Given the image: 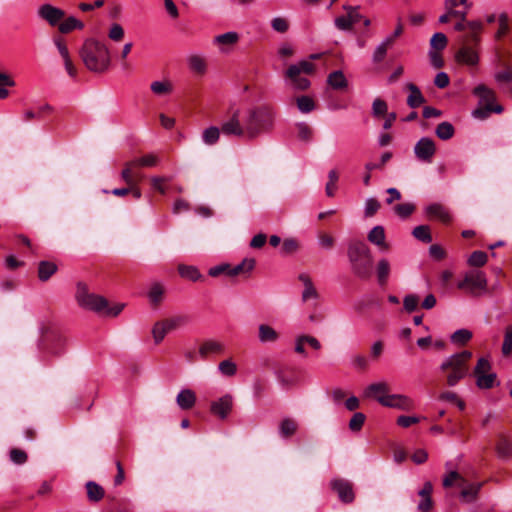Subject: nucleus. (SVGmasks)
Segmentation results:
<instances>
[{"label":"nucleus","instance_id":"nucleus-1","mask_svg":"<svg viewBox=\"0 0 512 512\" xmlns=\"http://www.w3.org/2000/svg\"><path fill=\"white\" fill-rule=\"evenodd\" d=\"M75 299L82 309L110 317L119 315L124 308V304H115L110 307L106 298L91 292L84 282L77 283Z\"/></svg>","mask_w":512,"mask_h":512},{"label":"nucleus","instance_id":"nucleus-2","mask_svg":"<svg viewBox=\"0 0 512 512\" xmlns=\"http://www.w3.org/2000/svg\"><path fill=\"white\" fill-rule=\"evenodd\" d=\"M79 54L85 67L91 72L104 73L110 67V51L103 42L96 39L85 40Z\"/></svg>","mask_w":512,"mask_h":512},{"label":"nucleus","instance_id":"nucleus-3","mask_svg":"<svg viewBox=\"0 0 512 512\" xmlns=\"http://www.w3.org/2000/svg\"><path fill=\"white\" fill-rule=\"evenodd\" d=\"M275 113L271 107L262 105L250 108L242 119L246 129V138L255 139L268 132L274 125Z\"/></svg>","mask_w":512,"mask_h":512},{"label":"nucleus","instance_id":"nucleus-4","mask_svg":"<svg viewBox=\"0 0 512 512\" xmlns=\"http://www.w3.org/2000/svg\"><path fill=\"white\" fill-rule=\"evenodd\" d=\"M347 255L353 274L363 280L369 279L372 275L373 257L368 245L363 241L353 240L348 244Z\"/></svg>","mask_w":512,"mask_h":512},{"label":"nucleus","instance_id":"nucleus-5","mask_svg":"<svg viewBox=\"0 0 512 512\" xmlns=\"http://www.w3.org/2000/svg\"><path fill=\"white\" fill-rule=\"evenodd\" d=\"M472 353L468 350L455 353L447 357L440 365L439 369L446 376V383L453 387L462 379L469 375V361Z\"/></svg>","mask_w":512,"mask_h":512},{"label":"nucleus","instance_id":"nucleus-6","mask_svg":"<svg viewBox=\"0 0 512 512\" xmlns=\"http://www.w3.org/2000/svg\"><path fill=\"white\" fill-rule=\"evenodd\" d=\"M314 71V64L307 60H302L297 64L289 66L286 71V77L289 78L295 89L306 90L310 86V81L306 77H302L300 74H312Z\"/></svg>","mask_w":512,"mask_h":512},{"label":"nucleus","instance_id":"nucleus-7","mask_svg":"<svg viewBox=\"0 0 512 512\" xmlns=\"http://www.w3.org/2000/svg\"><path fill=\"white\" fill-rule=\"evenodd\" d=\"M459 289L468 290L474 296L487 291V278L484 272L472 270L465 274L462 281L458 283Z\"/></svg>","mask_w":512,"mask_h":512},{"label":"nucleus","instance_id":"nucleus-8","mask_svg":"<svg viewBox=\"0 0 512 512\" xmlns=\"http://www.w3.org/2000/svg\"><path fill=\"white\" fill-rule=\"evenodd\" d=\"M40 347L46 355L58 357L65 352L66 339L59 334H49L44 337Z\"/></svg>","mask_w":512,"mask_h":512},{"label":"nucleus","instance_id":"nucleus-9","mask_svg":"<svg viewBox=\"0 0 512 512\" xmlns=\"http://www.w3.org/2000/svg\"><path fill=\"white\" fill-rule=\"evenodd\" d=\"M37 16L52 27L59 25L65 17V11L61 8L45 3L38 7Z\"/></svg>","mask_w":512,"mask_h":512},{"label":"nucleus","instance_id":"nucleus-10","mask_svg":"<svg viewBox=\"0 0 512 512\" xmlns=\"http://www.w3.org/2000/svg\"><path fill=\"white\" fill-rule=\"evenodd\" d=\"M414 153L418 160L431 163L436 153L435 142L429 137H422L414 146Z\"/></svg>","mask_w":512,"mask_h":512},{"label":"nucleus","instance_id":"nucleus-11","mask_svg":"<svg viewBox=\"0 0 512 512\" xmlns=\"http://www.w3.org/2000/svg\"><path fill=\"white\" fill-rule=\"evenodd\" d=\"M380 404L384 407L394 408L402 411H411L415 408L414 400L404 394H391L385 399H380Z\"/></svg>","mask_w":512,"mask_h":512},{"label":"nucleus","instance_id":"nucleus-12","mask_svg":"<svg viewBox=\"0 0 512 512\" xmlns=\"http://www.w3.org/2000/svg\"><path fill=\"white\" fill-rule=\"evenodd\" d=\"M221 132L226 136L246 137L244 123L239 119V110L233 112L231 118L221 125Z\"/></svg>","mask_w":512,"mask_h":512},{"label":"nucleus","instance_id":"nucleus-13","mask_svg":"<svg viewBox=\"0 0 512 512\" xmlns=\"http://www.w3.org/2000/svg\"><path fill=\"white\" fill-rule=\"evenodd\" d=\"M233 407V398L226 394L219 399L211 402L210 412L219 419H226Z\"/></svg>","mask_w":512,"mask_h":512},{"label":"nucleus","instance_id":"nucleus-14","mask_svg":"<svg viewBox=\"0 0 512 512\" xmlns=\"http://www.w3.org/2000/svg\"><path fill=\"white\" fill-rule=\"evenodd\" d=\"M332 489L343 503H352L355 499L353 485L347 480L336 479L331 482Z\"/></svg>","mask_w":512,"mask_h":512},{"label":"nucleus","instance_id":"nucleus-15","mask_svg":"<svg viewBox=\"0 0 512 512\" xmlns=\"http://www.w3.org/2000/svg\"><path fill=\"white\" fill-rule=\"evenodd\" d=\"M389 392V384L387 382L381 381L368 385L364 390V396L367 398H373L380 404V399H385L391 395Z\"/></svg>","mask_w":512,"mask_h":512},{"label":"nucleus","instance_id":"nucleus-16","mask_svg":"<svg viewBox=\"0 0 512 512\" xmlns=\"http://www.w3.org/2000/svg\"><path fill=\"white\" fill-rule=\"evenodd\" d=\"M467 28L469 32L461 39L463 46L478 45L483 24L480 21H470L467 22Z\"/></svg>","mask_w":512,"mask_h":512},{"label":"nucleus","instance_id":"nucleus-17","mask_svg":"<svg viewBox=\"0 0 512 512\" xmlns=\"http://www.w3.org/2000/svg\"><path fill=\"white\" fill-rule=\"evenodd\" d=\"M426 215L430 219H437L442 223H449L452 220V217L448 211V209L440 204L433 203L426 207L425 209Z\"/></svg>","mask_w":512,"mask_h":512},{"label":"nucleus","instance_id":"nucleus-18","mask_svg":"<svg viewBox=\"0 0 512 512\" xmlns=\"http://www.w3.org/2000/svg\"><path fill=\"white\" fill-rule=\"evenodd\" d=\"M432 492H433V485L431 482L427 481L424 483L422 489L418 492V495L420 496V502L418 503L417 509L420 512H430L433 508V501H432Z\"/></svg>","mask_w":512,"mask_h":512},{"label":"nucleus","instance_id":"nucleus-19","mask_svg":"<svg viewBox=\"0 0 512 512\" xmlns=\"http://www.w3.org/2000/svg\"><path fill=\"white\" fill-rule=\"evenodd\" d=\"M239 35L237 32L229 31L214 37V44L218 45L222 52H227L229 49L237 44Z\"/></svg>","mask_w":512,"mask_h":512},{"label":"nucleus","instance_id":"nucleus-20","mask_svg":"<svg viewBox=\"0 0 512 512\" xmlns=\"http://www.w3.org/2000/svg\"><path fill=\"white\" fill-rule=\"evenodd\" d=\"M369 242L376 245L381 251L389 250V245L386 242L385 230L383 226H375L371 229L367 236Z\"/></svg>","mask_w":512,"mask_h":512},{"label":"nucleus","instance_id":"nucleus-21","mask_svg":"<svg viewBox=\"0 0 512 512\" xmlns=\"http://www.w3.org/2000/svg\"><path fill=\"white\" fill-rule=\"evenodd\" d=\"M224 350L225 346L223 343L216 340H207L201 344L199 354L203 359H205L210 355L223 354Z\"/></svg>","mask_w":512,"mask_h":512},{"label":"nucleus","instance_id":"nucleus-22","mask_svg":"<svg viewBox=\"0 0 512 512\" xmlns=\"http://www.w3.org/2000/svg\"><path fill=\"white\" fill-rule=\"evenodd\" d=\"M406 88L409 91V95L407 97V105L410 108L415 109L425 103V97L415 84L407 83Z\"/></svg>","mask_w":512,"mask_h":512},{"label":"nucleus","instance_id":"nucleus-23","mask_svg":"<svg viewBox=\"0 0 512 512\" xmlns=\"http://www.w3.org/2000/svg\"><path fill=\"white\" fill-rule=\"evenodd\" d=\"M299 280L304 285V290L302 292V301L307 302L311 299L316 300L319 297V294L313 285V282L309 275L302 273L299 275Z\"/></svg>","mask_w":512,"mask_h":512},{"label":"nucleus","instance_id":"nucleus-24","mask_svg":"<svg viewBox=\"0 0 512 512\" xmlns=\"http://www.w3.org/2000/svg\"><path fill=\"white\" fill-rule=\"evenodd\" d=\"M456 59L460 63L471 66L476 65L479 60L476 51L471 46H463L460 48L456 54Z\"/></svg>","mask_w":512,"mask_h":512},{"label":"nucleus","instance_id":"nucleus-25","mask_svg":"<svg viewBox=\"0 0 512 512\" xmlns=\"http://www.w3.org/2000/svg\"><path fill=\"white\" fill-rule=\"evenodd\" d=\"M176 402L183 410L191 409L196 403V395L191 389H182L176 397Z\"/></svg>","mask_w":512,"mask_h":512},{"label":"nucleus","instance_id":"nucleus-26","mask_svg":"<svg viewBox=\"0 0 512 512\" xmlns=\"http://www.w3.org/2000/svg\"><path fill=\"white\" fill-rule=\"evenodd\" d=\"M256 261L254 258H245L241 263L232 267L229 270V276L234 277L237 275L248 276L250 272L255 268Z\"/></svg>","mask_w":512,"mask_h":512},{"label":"nucleus","instance_id":"nucleus-27","mask_svg":"<svg viewBox=\"0 0 512 512\" xmlns=\"http://www.w3.org/2000/svg\"><path fill=\"white\" fill-rule=\"evenodd\" d=\"M87 498L92 503L101 501L105 496L104 488L94 481H88L85 484Z\"/></svg>","mask_w":512,"mask_h":512},{"label":"nucleus","instance_id":"nucleus-28","mask_svg":"<svg viewBox=\"0 0 512 512\" xmlns=\"http://www.w3.org/2000/svg\"><path fill=\"white\" fill-rule=\"evenodd\" d=\"M502 111H503V107L499 104H488V105L480 104V106L472 112V115L477 119L484 120V119L488 118L491 113L494 112V113L499 114Z\"/></svg>","mask_w":512,"mask_h":512},{"label":"nucleus","instance_id":"nucleus-29","mask_svg":"<svg viewBox=\"0 0 512 512\" xmlns=\"http://www.w3.org/2000/svg\"><path fill=\"white\" fill-rule=\"evenodd\" d=\"M391 266L387 259L382 258L378 261L376 266V275L379 285L385 286L388 282Z\"/></svg>","mask_w":512,"mask_h":512},{"label":"nucleus","instance_id":"nucleus-30","mask_svg":"<svg viewBox=\"0 0 512 512\" xmlns=\"http://www.w3.org/2000/svg\"><path fill=\"white\" fill-rule=\"evenodd\" d=\"M57 27L60 33L67 34L76 29H83L84 23L75 17L70 16L68 18L64 17Z\"/></svg>","mask_w":512,"mask_h":512},{"label":"nucleus","instance_id":"nucleus-31","mask_svg":"<svg viewBox=\"0 0 512 512\" xmlns=\"http://www.w3.org/2000/svg\"><path fill=\"white\" fill-rule=\"evenodd\" d=\"M473 93L480 98V104H494L495 93L487 86L481 84L474 88Z\"/></svg>","mask_w":512,"mask_h":512},{"label":"nucleus","instance_id":"nucleus-32","mask_svg":"<svg viewBox=\"0 0 512 512\" xmlns=\"http://www.w3.org/2000/svg\"><path fill=\"white\" fill-rule=\"evenodd\" d=\"M57 265L50 261H41L38 265V277L40 281H47L57 272Z\"/></svg>","mask_w":512,"mask_h":512},{"label":"nucleus","instance_id":"nucleus-33","mask_svg":"<svg viewBox=\"0 0 512 512\" xmlns=\"http://www.w3.org/2000/svg\"><path fill=\"white\" fill-rule=\"evenodd\" d=\"M188 66L190 70L200 75H203L206 72L207 64L204 57L193 54L190 55L187 59Z\"/></svg>","mask_w":512,"mask_h":512},{"label":"nucleus","instance_id":"nucleus-34","mask_svg":"<svg viewBox=\"0 0 512 512\" xmlns=\"http://www.w3.org/2000/svg\"><path fill=\"white\" fill-rule=\"evenodd\" d=\"M455 129L450 122L444 121L437 125L436 136L441 140H449L454 136Z\"/></svg>","mask_w":512,"mask_h":512},{"label":"nucleus","instance_id":"nucleus-35","mask_svg":"<svg viewBox=\"0 0 512 512\" xmlns=\"http://www.w3.org/2000/svg\"><path fill=\"white\" fill-rule=\"evenodd\" d=\"M278 339V333L269 325L261 324L259 326V340L263 343L275 342Z\"/></svg>","mask_w":512,"mask_h":512},{"label":"nucleus","instance_id":"nucleus-36","mask_svg":"<svg viewBox=\"0 0 512 512\" xmlns=\"http://www.w3.org/2000/svg\"><path fill=\"white\" fill-rule=\"evenodd\" d=\"M327 81L334 89H343L347 86V80L340 70L330 73Z\"/></svg>","mask_w":512,"mask_h":512},{"label":"nucleus","instance_id":"nucleus-37","mask_svg":"<svg viewBox=\"0 0 512 512\" xmlns=\"http://www.w3.org/2000/svg\"><path fill=\"white\" fill-rule=\"evenodd\" d=\"M151 91L159 96L168 95L172 92L173 86L170 81H154L150 85Z\"/></svg>","mask_w":512,"mask_h":512},{"label":"nucleus","instance_id":"nucleus-38","mask_svg":"<svg viewBox=\"0 0 512 512\" xmlns=\"http://www.w3.org/2000/svg\"><path fill=\"white\" fill-rule=\"evenodd\" d=\"M221 129L211 126L202 132V140L207 145H214L220 138Z\"/></svg>","mask_w":512,"mask_h":512},{"label":"nucleus","instance_id":"nucleus-39","mask_svg":"<svg viewBox=\"0 0 512 512\" xmlns=\"http://www.w3.org/2000/svg\"><path fill=\"white\" fill-rule=\"evenodd\" d=\"M297 427L298 425L295 420L291 418H285L281 421L279 426L280 434L283 437H290L296 433Z\"/></svg>","mask_w":512,"mask_h":512},{"label":"nucleus","instance_id":"nucleus-40","mask_svg":"<svg viewBox=\"0 0 512 512\" xmlns=\"http://www.w3.org/2000/svg\"><path fill=\"white\" fill-rule=\"evenodd\" d=\"M136 165H131V161L125 164L124 169L121 172V178L128 186L136 185L138 180H136V174L133 173V169L136 168Z\"/></svg>","mask_w":512,"mask_h":512},{"label":"nucleus","instance_id":"nucleus-41","mask_svg":"<svg viewBox=\"0 0 512 512\" xmlns=\"http://www.w3.org/2000/svg\"><path fill=\"white\" fill-rule=\"evenodd\" d=\"M412 235L417 240H419L423 243H430L432 241L430 228L427 225H419V226L415 227L412 231Z\"/></svg>","mask_w":512,"mask_h":512},{"label":"nucleus","instance_id":"nucleus-42","mask_svg":"<svg viewBox=\"0 0 512 512\" xmlns=\"http://www.w3.org/2000/svg\"><path fill=\"white\" fill-rule=\"evenodd\" d=\"M178 271L181 277L189 279L191 281H197L201 277V274L199 273L198 269L194 266L180 265L178 267Z\"/></svg>","mask_w":512,"mask_h":512},{"label":"nucleus","instance_id":"nucleus-43","mask_svg":"<svg viewBox=\"0 0 512 512\" xmlns=\"http://www.w3.org/2000/svg\"><path fill=\"white\" fill-rule=\"evenodd\" d=\"M159 158L154 154H147L131 161V165L142 167H154L158 164Z\"/></svg>","mask_w":512,"mask_h":512},{"label":"nucleus","instance_id":"nucleus-44","mask_svg":"<svg viewBox=\"0 0 512 512\" xmlns=\"http://www.w3.org/2000/svg\"><path fill=\"white\" fill-rule=\"evenodd\" d=\"M431 50L441 51L447 46V37L444 33H435L430 40Z\"/></svg>","mask_w":512,"mask_h":512},{"label":"nucleus","instance_id":"nucleus-45","mask_svg":"<svg viewBox=\"0 0 512 512\" xmlns=\"http://www.w3.org/2000/svg\"><path fill=\"white\" fill-rule=\"evenodd\" d=\"M472 338V332L467 329H459L451 335L454 344L464 345Z\"/></svg>","mask_w":512,"mask_h":512},{"label":"nucleus","instance_id":"nucleus-46","mask_svg":"<svg viewBox=\"0 0 512 512\" xmlns=\"http://www.w3.org/2000/svg\"><path fill=\"white\" fill-rule=\"evenodd\" d=\"M496 380L495 373H487L476 377V384L481 389H490Z\"/></svg>","mask_w":512,"mask_h":512},{"label":"nucleus","instance_id":"nucleus-47","mask_svg":"<svg viewBox=\"0 0 512 512\" xmlns=\"http://www.w3.org/2000/svg\"><path fill=\"white\" fill-rule=\"evenodd\" d=\"M15 86L14 80L5 73H0V99H5L8 97L9 92L6 87Z\"/></svg>","mask_w":512,"mask_h":512},{"label":"nucleus","instance_id":"nucleus-48","mask_svg":"<svg viewBox=\"0 0 512 512\" xmlns=\"http://www.w3.org/2000/svg\"><path fill=\"white\" fill-rule=\"evenodd\" d=\"M488 256L483 251H474L469 259L468 264L473 267H482L487 263Z\"/></svg>","mask_w":512,"mask_h":512},{"label":"nucleus","instance_id":"nucleus-49","mask_svg":"<svg viewBox=\"0 0 512 512\" xmlns=\"http://www.w3.org/2000/svg\"><path fill=\"white\" fill-rule=\"evenodd\" d=\"M464 479L456 471H450L443 479V486L445 488L452 487L453 485L462 486Z\"/></svg>","mask_w":512,"mask_h":512},{"label":"nucleus","instance_id":"nucleus-50","mask_svg":"<svg viewBox=\"0 0 512 512\" xmlns=\"http://www.w3.org/2000/svg\"><path fill=\"white\" fill-rule=\"evenodd\" d=\"M187 322H188V317L184 316V315H179V316H175V317L163 320V323L165 324V326L169 332L181 327L182 325L186 324Z\"/></svg>","mask_w":512,"mask_h":512},{"label":"nucleus","instance_id":"nucleus-51","mask_svg":"<svg viewBox=\"0 0 512 512\" xmlns=\"http://www.w3.org/2000/svg\"><path fill=\"white\" fill-rule=\"evenodd\" d=\"M297 107L302 113H309L314 110L315 103L309 96H300L297 98Z\"/></svg>","mask_w":512,"mask_h":512},{"label":"nucleus","instance_id":"nucleus-52","mask_svg":"<svg viewBox=\"0 0 512 512\" xmlns=\"http://www.w3.org/2000/svg\"><path fill=\"white\" fill-rule=\"evenodd\" d=\"M497 453L500 457L506 458L512 455V442L501 438L497 444Z\"/></svg>","mask_w":512,"mask_h":512},{"label":"nucleus","instance_id":"nucleus-53","mask_svg":"<svg viewBox=\"0 0 512 512\" xmlns=\"http://www.w3.org/2000/svg\"><path fill=\"white\" fill-rule=\"evenodd\" d=\"M9 457H10V460L17 465H22V464L26 463L28 460L27 453L24 450L19 449V448L11 449L9 452Z\"/></svg>","mask_w":512,"mask_h":512},{"label":"nucleus","instance_id":"nucleus-54","mask_svg":"<svg viewBox=\"0 0 512 512\" xmlns=\"http://www.w3.org/2000/svg\"><path fill=\"white\" fill-rule=\"evenodd\" d=\"M328 182L326 184V194L327 196L329 197H333L334 194H335V190L337 188V181H338V173L336 172V170L332 169L329 171V174H328Z\"/></svg>","mask_w":512,"mask_h":512},{"label":"nucleus","instance_id":"nucleus-55","mask_svg":"<svg viewBox=\"0 0 512 512\" xmlns=\"http://www.w3.org/2000/svg\"><path fill=\"white\" fill-rule=\"evenodd\" d=\"M387 110H388V106L384 100L377 98L373 101L372 114L374 117L379 118L381 116L386 115Z\"/></svg>","mask_w":512,"mask_h":512},{"label":"nucleus","instance_id":"nucleus-56","mask_svg":"<svg viewBox=\"0 0 512 512\" xmlns=\"http://www.w3.org/2000/svg\"><path fill=\"white\" fill-rule=\"evenodd\" d=\"M168 332L169 331L166 328L163 321L155 323V325L153 326V329H152V334H153L155 343H157V344L160 343L164 339V337L166 336V334Z\"/></svg>","mask_w":512,"mask_h":512},{"label":"nucleus","instance_id":"nucleus-57","mask_svg":"<svg viewBox=\"0 0 512 512\" xmlns=\"http://www.w3.org/2000/svg\"><path fill=\"white\" fill-rule=\"evenodd\" d=\"M218 368L219 371L225 376H234L237 372L236 364L230 359L220 362Z\"/></svg>","mask_w":512,"mask_h":512},{"label":"nucleus","instance_id":"nucleus-58","mask_svg":"<svg viewBox=\"0 0 512 512\" xmlns=\"http://www.w3.org/2000/svg\"><path fill=\"white\" fill-rule=\"evenodd\" d=\"M491 370V364L487 358L481 357L478 359L477 364L474 368V375L475 377H478L483 374L489 373Z\"/></svg>","mask_w":512,"mask_h":512},{"label":"nucleus","instance_id":"nucleus-59","mask_svg":"<svg viewBox=\"0 0 512 512\" xmlns=\"http://www.w3.org/2000/svg\"><path fill=\"white\" fill-rule=\"evenodd\" d=\"M512 352V326H507L505 329L504 340L502 344V353L508 356Z\"/></svg>","mask_w":512,"mask_h":512},{"label":"nucleus","instance_id":"nucleus-60","mask_svg":"<svg viewBox=\"0 0 512 512\" xmlns=\"http://www.w3.org/2000/svg\"><path fill=\"white\" fill-rule=\"evenodd\" d=\"M418 303H419V298L415 294H408L403 299L404 309L408 313L414 312L418 307Z\"/></svg>","mask_w":512,"mask_h":512},{"label":"nucleus","instance_id":"nucleus-61","mask_svg":"<svg viewBox=\"0 0 512 512\" xmlns=\"http://www.w3.org/2000/svg\"><path fill=\"white\" fill-rule=\"evenodd\" d=\"M108 37L112 41L120 42L124 38V29L118 23H113L109 29Z\"/></svg>","mask_w":512,"mask_h":512},{"label":"nucleus","instance_id":"nucleus-62","mask_svg":"<svg viewBox=\"0 0 512 512\" xmlns=\"http://www.w3.org/2000/svg\"><path fill=\"white\" fill-rule=\"evenodd\" d=\"M395 213L401 218L409 217L415 210V206L411 203H402L394 207Z\"/></svg>","mask_w":512,"mask_h":512},{"label":"nucleus","instance_id":"nucleus-63","mask_svg":"<svg viewBox=\"0 0 512 512\" xmlns=\"http://www.w3.org/2000/svg\"><path fill=\"white\" fill-rule=\"evenodd\" d=\"M365 419H366V416L363 413H361V412L355 413L349 421L350 430L360 431L365 422Z\"/></svg>","mask_w":512,"mask_h":512},{"label":"nucleus","instance_id":"nucleus-64","mask_svg":"<svg viewBox=\"0 0 512 512\" xmlns=\"http://www.w3.org/2000/svg\"><path fill=\"white\" fill-rule=\"evenodd\" d=\"M271 26L272 28L279 32V33H285L288 28H289V23L288 21L283 18V17H275L272 21H271Z\"/></svg>","mask_w":512,"mask_h":512}]
</instances>
